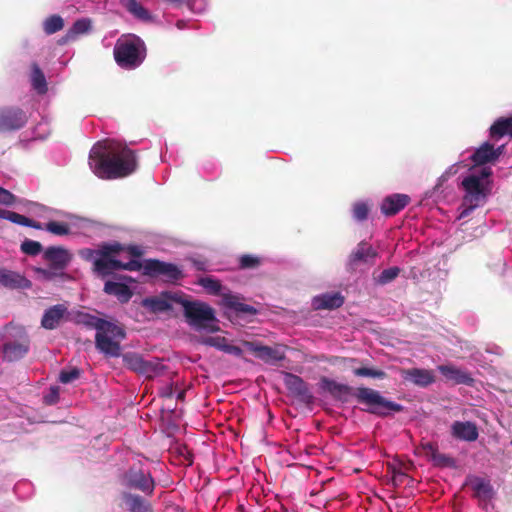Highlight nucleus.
<instances>
[{
    "instance_id": "4",
    "label": "nucleus",
    "mask_w": 512,
    "mask_h": 512,
    "mask_svg": "<svg viewBox=\"0 0 512 512\" xmlns=\"http://www.w3.org/2000/svg\"><path fill=\"white\" fill-rule=\"evenodd\" d=\"M87 318L86 324L96 330V348L107 356H120V341L126 337L124 327L96 316L87 315Z\"/></svg>"
},
{
    "instance_id": "27",
    "label": "nucleus",
    "mask_w": 512,
    "mask_h": 512,
    "mask_svg": "<svg viewBox=\"0 0 512 512\" xmlns=\"http://www.w3.org/2000/svg\"><path fill=\"white\" fill-rule=\"evenodd\" d=\"M104 292L116 296L123 303L128 302L133 295L128 285L114 281L104 284Z\"/></svg>"
},
{
    "instance_id": "43",
    "label": "nucleus",
    "mask_w": 512,
    "mask_h": 512,
    "mask_svg": "<svg viewBox=\"0 0 512 512\" xmlns=\"http://www.w3.org/2000/svg\"><path fill=\"white\" fill-rule=\"evenodd\" d=\"M20 249L26 255L36 256L40 252H42L43 247H42L41 243L38 242V241H34V240H30V239H25L21 243Z\"/></svg>"
},
{
    "instance_id": "7",
    "label": "nucleus",
    "mask_w": 512,
    "mask_h": 512,
    "mask_svg": "<svg viewBox=\"0 0 512 512\" xmlns=\"http://www.w3.org/2000/svg\"><path fill=\"white\" fill-rule=\"evenodd\" d=\"M124 247L118 243H103L98 248V257L93 261V271L100 277H106L120 270V261L116 259Z\"/></svg>"
},
{
    "instance_id": "58",
    "label": "nucleus",
    "mask_w": 512,
    "mask_h": 512,
    "mask_svg": "<svg viewBox=\"0 0 512 512\" xmlns=\"http://www.w3.org/2000/svg\"><path fill=\"white\" fill-rule=\"evenodd\" d=\"M193 265L198 271H206V263L201 260H193Z\"/></svg>"
},
{
    "instance_id": "3",
    "label": "nucleus",
    "mask_w": 512,
    "mask_h": 512,
    "mask_svg": "<svg viewBox=\"0 0 512 512\" xmlns=\"http://www.w3.org/2000/svg\"><path fill=\"white\" fill-rule=\"evenodd\" d=\"M492 175L490 167H482L478 174H470L466 176L461 183L464 190V196L461 203V212L459 218H465L471 214L473 210L483 206L487 202V198L491 192L490 181Z\"/></svg>"
},
{
    "instance_id": "51",
    "label": "nucleus",
    "mask_w": 512,
    "mask_h": 512,
    "mask_svg": "<svg viewBox=\"0 0 512 512\" xmlns=\"http://www.w3.org/2000/svg\"><path fill=\"white\" fill-rule=\"evenodd\" d=\"M44 401L48 405L56 404L59 401V388L51 387L50 393L44 397Z\"/></svg>"
},
{
    "instance_id": "11",
    "label": "nucleus",
    "mask_w": 512,
    "mask_h": 512,
    "mask_svg": "<svg viewBox=\"0 0 512 512\" xmlns=\"http://www.w3.org/2000/svg\"><path fill=\"white\" fill-rule=\"evenodd\" d=\"M27 121L26 113L19 107L0 108V132L19 130Z\"/></svg>"
},
{
    "instance_id": "44",
    "label": "nucleus",
    "mask_w": 512,
    "mask_h": 512,
    "mask_svg": "<svg viewBox=\"0 0 512 512\" xmlns=\"http://www.w3.org/2000/svg\"><path fill=\"white\" fill-rule=\"evenodd\" d=\"M227 341L228 340L222 336H206L201 337L199 343L206 346L214 347L223 352Z\"/></svg>"
},
{
    "instance_id": "39",
    "label": "nucleus",
    "mask_w": 512,
    "mask_h": 512,
    "mask_svg": "<svg viewBox=\"0 0 512 512\" xmlns=\"http://www.w3.org/2000/svg\"><path fill=\"white\" fill-rule=\"evenodd\" d=\"M198 284L213 295H219L222 289L220 281L208 276L199 278Z\"/></svg>"
},
{
    "instance_id": "16",
    "label": "nucleus",
    "mask_w": 512,
    "mask_h": 512,
    "mask_svg": "<svg viewBox=\"0 0 512 512\" xmlns=\"http://www.w3.org/2000/svg\"><path fill=\"white\" fill-rule=\"evenodd\" d=\"M410 202L406 194H392L385 197L381 203V212L386 216H394L403 210Z\"/></svg>"
},
{
    "instance_id": "14",
    "label": "nucleus",
    "mask_w": 512,
    "mask_h": 512,
    "mask_svg": "<svg viewBox=\"0 0 512 512\" xmlns=\"http://www.w3.org/2000/svg\"><path fill=\"white\" fill-rule=\"evenodd\" d=\"M182 296V292H163L159 296L145 298L143 305L153 312H165L173 308V303L180 304Z\"/></svg>"
},
{
    "instance_id": "23",
    "label": "nucleus",
    "mask_w": 512,
    "mask_h": 512,
    "mask_svg": "<svg viewBox=\"0 0 512 512\" xmlns=\"http://www.w3.org/2000/svg\"><path fill=\"white\" fill-rule=\"evenodd\" d=\"M494 146L492 143L486 141L482 143L470 156L471 162L474 166H484L486 164L495 163Z\"/></svg>"
},
{
    "instance_id": "38",
    "label": "nucleus",
    "mask_w": 512,
    "mask_h": 512,
    "mask_svg": "<svg viewBox=\"0 0 512 512\" xmlns=\"http://www.w3.org/2000/svg\"><path fill=\"white\" fill-rule=\"evenodd\" d=\"M144 360L145 358L141 354L135 352H129L123 355V362L125 366L136 373L140 369Z\"/></svg>"
},
{
    "instance_id": "19",
    "label": "nucleus",
    "mask_w": 512,
    "mask_h": 512,
    "mask_svg": "<svg viewBox=\"0 0 512 512\" xmlns=\"http://www.w3.org/2000/svg\"><path fill=\"white\" fill-rule=\"evenodd\" d=\"M437 369L446 380L452 381L455 384L472 385L474 382V379L468 372L454 365H439Z\"/></svg>"
},
{
    "instance_id": "24",
    "label": "nucleus",
    "mask_w": 512,
    "mask_h": 512,
    "mask_svg": "<svg viewBox=\"0 0 512 512\" xmlns=\"http://www.w3.org/2000/svg\"><path fill=\"white\" fill-rule=\"evenodd\" d=\"M489 136L493 141H499L504 136L512 138V116L496 119L489 128Z\"/></svg>"
},
{
    "instance_id": "1",
    "label": "nucleus",
    "mask_w": 512,
    "mask_h": 512,
    "mask_svg": "<svg viewBox=\"0 0 512 512\" xmlns=\"http://www.w3.org/2000/svg\"><path fill=\"white\" fill-rule=\"evenodd\" d=\"M89 165L101 179L122 178L137 169L136 154L126 144L107 141L105 145H98L91 150Z\"/></svg>"
},
{
    "instance_id": "59",
    "label": "nucleus",
    "mask_w": 512,
    "mask_h": 512,
    "mask_svg": "<svg viewBox=\"0 0 512 512\" xmlns=\"http://www.w3.org/2000/svg\"><path fill=\"white\" fill-rule=\"evenodd\" d=\"M504 150H505V145H500L497 148L494 147V153L496 154L495 161H497L499 159V157L504 153Z\"/></svg>"
},
{
    "instance_id": "22",
    "label": "nucleus",
    "mask_w": 512,
    "mask_h": 512,
    "mask_svg": "<svg viewBox=\"0 0 512 512\" xmlns=\"http://www.w3.org/2000/svg\"><path fill=\"white\" fill-rule=\"evenodd\" d=\"M4 358L8 361H16L23 358L29 351V340L10 341L3 345Z\"/></svg>"
},
{
    "instance_id": "33",
    "label": "nucleus",
    "mask_w": 512,
    "mask_h": 512,
    "mask_svg": "<svg viewBox=\"0 0 512 512\" xmlns=\"http://www.w3.org/2000/svg\"><path fill=\"white\" fill-rule=\"evenodd\" d=\"M164 368L165 366L159 359H145L137 373L144 375L146 378L151 379L155 376L160 375L163 372Z\"/></svg>"
},
{
    "instance_id": "48",
    "label": "nucleus",
    "mask_w": 512,
    "mask_h": 512,
    "mask_svg": "<svg viewBox=\"0 0 512 512\" xmlns=\"http://www.w3.org/2000/svg\"><path fill=\"white\" fill-rule=\"evenodd\" d=\"M16 196L7 189L0 187V204L12 206L16 202Z\"/></svg>"
},
{
    "instance_id": "62",
    "label": "nucleus",
    "mask_w": 512,
    "mask_h": 512,
    "mask_svg": "<svg viewBox=\"0 0 512 512\" xmlns=\"http://www.w3.org/2000/svg\"><path fill=\"white\" fill-rule=\"evenodd\" d=\"M185 394H186L185 390L179 391L177 394V399L183 401L185 398Z\"/></svg>"
},
{
    "instance_id": "36",
    "label": "nucleus",
    "mask_w": 512,
    "mask_h": 512,
    "mask_svg": "<svg viewBox=\"0 0 512 512\" xmlns=\"http://www.w3.org/2000/svg\"><path fill=\"white\" fill-rule=\"evenodd\" d=\"M353 374L357 377H370L375 379H385L387 377L385 371L373 367L353 368Z\"/></svg>"
},
{
    "instance_id": "56",
    "label": "nucleus",
    "mask_w": 512,
    "mask_h": 512,
    "mask_svg": "<svg viewBox=\"0 0 512 512\" xmlns=\"http://www.w3.org/2000/svg\"><path fill=\"white\" fill-rule=\"evenodd\" d=\"M457 173V169L455 168V165L450 166L440 177L441 181L447 180L450 176Z\"/></svg>"
},
{
    "instance_id": "17",
    "label": "nucleus",
    "mask_w": 512,
    "mask_h": 512,
    "mask_svg": "<svg viewBox=\"0 0 512 512\" xmlns=\"http://www.w3.org/2000/svg\"><path fill=\"white\" fill-rule=\"evenodd\" d=\"M67 313V307L64 304L53 305L45 310L41 326L47 330L56 329Z\"/></svg>"
},
{
    "instance_id": "40",
    "label": "nucleus",
    "mask_w": 512,
    "mask_h": 512,
    "mask_svg": "<svg viewBox=\"0 0 512 512\" xmlns=\"http://www.w3.org/2000/svg\"><path fill=\"white\" fill-rule=\"evenodd\" d=\"M45 230L57 236L70 234V226L65 222L49 221L45 224Z\"/></svg>"
},
{
    "instance_id": "6",
    "label": "nucleus",
    "mask_w": 512,
    "mask_h": 512,
    "mask_svg": "<svg viewBox=\"0 0 512 512\" xmlns=\"http://www.w3.org/2000/svg\"><path fill=\"white\" fill-rule=\"evenodd\" d=\"M116 63L124 69H134L145 59L146 50L143 41L132 39L118 40L113 50Z\"/></svg>"
},
{
    "instance_id": "15",
    "label": "nucleus",
    "mask_w": 512,
    "mask_h": 512,
    "mask_svg": "<svg viewBox=\"0 0 512 512\" xmlns=\"http://www.w3.org/2000/svg\"><path fill=\"white\" fill-rule=\"evenodd\" d=\"M451 435L458 440L473 442L478 439L479 432L475 423L455 421L451 425Z\"/></svg>"
},
{
    "instance_id": "8",
    "label": "nucleus",
    "mask_w": 512,
    "mask_h": 512,
    "mask_svg": "<svg viewBox=\"0 0 512 512\" xmlns=\"http://www.w3.org/2000/svg\"><path fill=\"white\" fill-rule=\"evenodd\" d=\"M125 485L130 489L139 490L151 496L155 489V481L149 472L132 466L124 474Z\"/></svg>"
},
{
    "instance_id": "25",
    "label": "nucleus",
    "mask_w": 512,
    "mask_h": 512,
    "mask_svg": "<svg viewBox=\"0 0 512 512\" xmlns=\"http://www.w3.org/2000/svg\"><path fill=\"white\" fill-rule=\"evenodd\" d=\"M465 484L472 487L477 498L490 499L493 496V487L487 479L468 476Z\"/></svg>"
},
{
    "instance_id": "52",
    "label": "nucleus",
    "mask_w": 512,
    "mask_h": 512,
    "mask_svg": "<svg viewBox=\"0 0 512 512\" xmlns=\"http://www.w3.org/2000/svg\"><path fill=\"white\" fill-rule=\"evenodd\" d=\"M223 352L233 355V356H236V357H242V355H243V350L241 349V347L230 344L228 341L225 345Z\"/></svg>"
},
{
    "instance_id": "20",
    "label": "nucleus",
    "mask_w": 512,
    "mask_h": 512,
    "mask_svg": "<svg viewBox=\"0 0 512 512\" xmlns=\"http://www.w3.org/2000/svg\"><path fill=\"white\" fill-rule=\"evenodd\" d=\"M344 304V297L339 292L324 293L313 298L312 305L316 310H333Z\"/></svg>"
},
{
    "instance_id": "5",
    "label": "nucleus",
    "mask_w": 512,
    "mask_h": 512,
    "mask_svg": "<svg viewBox=\"0 0 512 512\" xmlns=\"http://www.w3.org/2000/svg\"><path fill=\"white\" fill-rule=\"evenodd\" d=\"M180 305L184 309V316L188 324L196 331L205 330L213 333L220 329L216 324L214 309L208 304L199 301H189L185 299L184 295Z\"/></svg>"
},
{
    "instance_id": "55",
    "label": "nucleus",
    "mask_w": 512,
    "mask_h": 512,
    "mask_svg": "<svg viewBox=\"0 0 512 512\" xmlns=\"http://www.w3.org/2000/svg\"><path fill=\"white\" fill-rule=\"evenodd\" d=\"M173 385L172 384H169V385H166L165 387L161 388L160 390V396L161 397H164V398H171L173 396Z\"/></svg>"
},
{
    "instance_id": "32",
    "label": "nucleus",
    "mask_w": 512,
    "mask_h": 512,
    "mask_svg": "<svg viewBox=\"0 0 512 512\" xmlns=\"http://www.w3.org/2000/svg\"><path fill=\"white\" fill-rule=\"evenodd\" d=\"M123 7L135 16L137 19L142 21H150L152 19L149 11L144 8L137 0H120Z\"/></svg>"
},
{
    "instance_id": "37",
    "label": "nucleus",
    "mask_w": 512,
    "mask_h": 512,
    "mask_svg": "<svg viewBox=\"0 0 512 512\" xmlns=\"http://www.w3.org/2000/svg\"><path fill=\"white\" fill-rule=\"evenodd\" d=\"M239 269L250 270L256 269L262 264V259L259 256L252 254H243L239 257Z\"/></svg>"
},
{
    "instance_id": "41",
    "label": "nucleus",
    "mask_w": 512,
    "mask_h": 512,
    "mask_svg": "<svg viewBox=\"0 0 512 512\" xmlns=\"http://www.w3.org/2000/svg\"><path fill=\"white\" fill-rule=\"evenodd\" d=\"M401 269L399 267H390L384 269L376 278L377 284L386 285L394 281L400 274Z\"/></svg>"
},
{
    "instance_id": "61",
    "label": "nucleus",
    "mask_w": 512,
    "mask_h": 512,
    "mask_svg": "<svg viewBox=\"0 0 512 512\" xmlns=\"http://www.w3.org/2000/svg\"><path fill=\"white\" fill-rule=\"evenodd\" d=\"M128 251L131 255L139 257L141 255V251L136 246H130Z\"/></svg>"
},
{
    "instance_id": "26",
    "label": "nucleus",
    "mask_w": 512,
    "mask_h": 512,
    "mask_svg": "<svg viewBox=\"0 0 512 512\" xmlns=\"http://www.w3.org/2000/svg\"><path fill=\"white\" fill-rule=\"evenodd\" d=\"M122 499L129 512H151L150 503L139 495L124 492Z\"/></svg>"
},
{
    "instance_id": "31",
    "label": "nucleus",
    "mask_w": 512,
    "mask_h": 512,
    "mask_svg": "<svg viewBox=\"0 0 512 512\" xmlns=\"http://www.w3.org/2000/svg\"><path fill=\"white\" fill-rule=\"evenodd\" d=\"M91 29V21L83 18L74 22L72 27L68 30L66 35L62 38L61 43H66L74 40L78 35L85 34Z\"/></svg>"
},
{
    "instance_id": "53",
    "label": "nucleus",
    "mask_w": 512,
    "mask_h": 512,
    "mask_svg": "<svg viewBox=\"0 0 512 512\" xmlns=\"http://www.w3.org/2000/svg\"><path fill=\"white\" fill-rule=\"evenodd\" d=\"M425 455L429 458L430 461L434 458V455L438 452L437 445L428 442L422 445Z\"/></svg>"
},
{
    "instance_id": "60",
    "label": "nucleus",
    "mask_w": 512,
    "mask_h": 512,
    "mask_svg": "<svg viewBox=\"0 0 512 512\" xmlns=\"http://www.w3.org/2000/svg\"><path fill=\"white\" fill-rule=\"evenodd\" d=\"M388 469L391 472L392 476L395 475L396 473L403 471L401 465H389Z\"/></svg>"
},
{
    "instance_id": "54",
    "label": "nucleus",
    "mask_w": 512,
    "mask_h": 512,
    "mask_svg": "<svg viewBox=\"0 0 512 512\" xmlns=\"http://www.w3.org/2000/svg\"><path fill=\"white\" fill-rule=\"evenodd\" d=\"M80 255L83 259L90 261L98 257V249L94 250L86 248L80 251Z\"/></svg>"
},
{
    "instance_id": "10",
    "label": "nucleus",
    "mask_w": 512,
    "mask_h": 512,
    "mask_svg": "<svg viewBox=\"0 0 512 512\" xmlns=\"http://www.w3.org/2000/svg\"><path fill=\"white\" fill-rule=\"evenodd\" d=\"M283 382L289 393L298 401L305 405H311L314 402V396L306 383L300 376L290 372H282Z\"/></svg>"
},
{
    "instance_id": "2",
    "label": "nucleus",
    "mask_w": 512,
    "mask_h": 512,
    "mask_svg": "<svg viewBox=\"0 0 512 512\" xmlns=\"http://www.w3.org/2000/svg\"><path fill=\"white\" fill-rule=\"evenodd\" d=\"M320 388L329 393L334 399L345 401L347 395H353L358 403L367 406L365 411L377 416L385 417L389 412H401L403 406L384 398L379 391L368 387H358L355 390L347 384L338 383L333 379L322 376L319 381Z\"/></svg>"
},
{
    "instance_id": "49",
    "label": "nucleus",
    "mask_w": 512,
    "mask_h": 512,
    "mask_svg": "<svg viewBox=\"0 0 512 512\" xmlns=\"http://www.w3.org/2000/svg\"><path fill=\"white\" fill-rule=\"evenodd\" d=\"M144 270V265L138 260H130L127 263H123L120 261V270H128V271H140Z\"/></svg>"
},
{
    "instance_id": "28",
    "label": "nucleus",
    "mask_w": 512,
    "mask_h": 512,
    "mask_svg": "<svg viewBox=\"0 0 512 512\" xmlns=\"http://www.w3.org/2000/svg\"><path fill=\"white\" fill-rule=\"evenodd\" d=\"M30 81L33 89L38 94H45L48 91L46 77L37 63L31 64Z\"/></svg>"
},
{
    "instance_id": "46",
    "label": "nucleus",
    "mask_w": 512,
    "mask_h": 512,
    "mask_svg": "<svg viewBox=\"0 0 512 512\" xmlns=\"http://www.w3.org/2000/svg\"><path fill=\"white\" fill-rule=\"evenodd\" d=\"M369 214V207L364 202H357L353 206V217L358 221H364Z\"/></svg>"
},
{
    "instance_id": "21",
    "label": "nucleus",
    "mask_w": 512,
    "mask_h": 512,
    "mask_svg": "<svg viewBox=\"0 0 512 512\" xmlns=\"http://www.w3.org/2000/svg\"><path fill=\"white\" fill-rule=\"evenodd\" d=\"M377 252L373 247L362 241L349 257V266L354 269L358 263H368L371 259L376 258Z\"/></svg>"
},
{
    "instance_id": "50",
    "label": "nucleus",
    "mask_w": 512,
    "mask_h": 512,
    "mask_svg": "<svg viewBox=\"0 0 512 512\" xmlns=\"http://www.w3.org/2000/svg\"><path fill=\"white\" fill-rule=\"evenodd\" d=\"M391 480L393 486L399 487L403 485L406 481H412V478H410L404 471H402L393 475Z\"/></svg>"
},
{
    "instance_id": "45",
    "label": "nucleus",
    "mask_w": 512,
    "mask_h": 512,
    "mask_svg": "<svg viewBox=\"0 0 512 512\" xmlns=\"http://www.w3.org/2000/svg\"><path fill=\"white\" fill-rule=\"evenodd\" d=\"M433 465L437 467H453L455 465V461L452 457L440 453L439 451L434 455V458L432 459Z\"/></svg>"
},
{
    "instance_id": "30",
    "label": "nucleus",
    "mask_w": 512,
    "mask_h": 512,
    "mask_svg": "<svg viewBox=\"0 0 512 512\" xmlns=\"http://www.w3.org/2000/svg\"><path fill=\"white\" fill-rule=\"evenodd\" d=\"M26 281L24 277L13 271L0 268V284L6 288L15 289L22 287Z\"/></svg>"
},
{
    "instance_id": "57",
    "label": "nucleus",
    "mask_w": 512,
    "mask_h": 512,
    "mask_svg": "<svg viewBox=\"0 0 512 512\" xmlns=\"http://www.w3.org/2000/svg\"><path fill=\"white\" fill-rule=\"evenodd\" d=\"M337 362L349 363V364L353 365V364L358 363V359H356V358H345V357H334V360L331 363L335 364Z\"/></svg>"
},
{
    "instance_id": "29",
    "label": "nucleus",
    "mask_w": 512,
    "mask_h": 512,
    "mask_svg": "<svg viewBox=\"0 0 512 512\" xmlns=\"http://www.w3.org/2000/svg\"><path fill=\"white\" fill-rule=\"evenodd\" d=\"M0 219H6L12 223L19 224L22 226L32 227L35 229H42V225L24 215L18 214L13 211L0 209Z\"/></svg>"
},
{
    "instance_id": "34",
    "label": "nucleus",
    "mask_w": 512,
    "mask_h": 512,
    "mask_svg": "<svg viewBox=\"0 0 512 512\" xmlns=\"http://www.w3.org/2000/svg\"><path fill=\"white\" fill-rule=\"evenodd\" d=\"M224 300L228 307L233 308L237 312L249 315H255L257 313V310L253 306L239 302L237 297L233 295H226Z\"/></svg>"
},
{
    "instance_id": "47",
    "label": "nucleus",
    "mask_w": 512,
    "mask_h": 512,
    "mask_svg": "<svg viewBox=\"0 0 512 512\" xmlns=\"http://www.w3.org/2000/svg\"><path fill=\"white\" fill-rule=\"evenodd\" d=\"M36 273L40 275L44 280L51 281L57 277H63L60 272L54 270L51 266L48 265L46 268H36Z\"/></svg>"
},
{
    "instance_id": "35",
    "label": "nucleus",
    "mask_w": 512,
    "mask_h": 512,
    "mask_svg": "<svg viewBox=\"0 0 512 512\" xmlns=\"http://www.w3.org/2000/svg\"><path fill=\"white\" fill-rule=\"evenodd\" d=\"M64 27V20L59 15L49 16L43 23V29L47 35L54 34Z\"/></svg>"
},
{
    "instance_id": "12",
    "label": "nucleus",
    "mask_w": 512,
    "mask_h": 512,
    "mask_svg": "<svg viewBox=\"0 0 512 512\" xmlns=\"http://www.w3.org/2000/svg\"><path fill=\"white\" fill-rule=\"evenodd\" d=\"M43 259L48 263L49 266L54 270L65 275L64 270L67 268L72 260V254L61 246H50L45 249L43 253Z\"/></svg>"
},
{
    "instance_id": "13",
    "label": "nucleus",
    "mask_w": 512,
    "mask_h": 512,
    "mask_svg": "<svg viewBox=\"0 0 512 512\" xmlns=\"http://www.w3.org/2000/svg\"><path fill=\"white\" fill-rule=\"evenodd\" d=\"M243 346L252 352L255 357L268 364H275L285 359V353L280 348L260 345L250 341H243Z\"/></svg>"
},
{
    "instance_id": "18",
    "label": "nucleus",
    "mask_w": 512,
    "mask_h": 512,
    "mask_svg": "<svg viewBox=\"0 0 512 512\" xmlns=\"http://www.w3.org/2000/svg\"><path fill=\"white\" fill-rule=\"evenodd\" d=\"M405 380L412 382L419 387H427L435 382V376L431 370L411 368L402 370Z\"/></svg>"
},
{
    "instance_id": "42",
    "label": "nucleus",
    "mask_w": 512,
    "mask_h": 512,
    "mask_svg": "<svg viewBox=\"0 0 512 512\" xmlns=\"http://www.w3.org/2000/svg\"><path fill=\"white\" fill-rule=\"evenodd\" d=\"M82 374L81 369L72 367L70 369H63L59 373V381L63 384H69L80 378Z\"/></svg>"
},
{
    "instance_id": "9",
    "label": "nucleus",
    "mask_w": 512,
    "mask_h": 512,
    "mask_svg": "<svg viewBox=\"0 0 512 512\" xmlns=\"http://www.w3.org/2000/svg\"><path fill=\"white\" fill-rule=\"evenodd\" d=\"M144 274L149 276H162L165 281L171 283H175L183 278V273L177 265L156 259L145 261Z\"/></svg>"
}]
</instances>
